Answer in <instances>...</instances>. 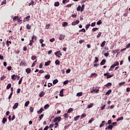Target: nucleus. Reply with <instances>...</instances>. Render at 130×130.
<instances>
[{"instance_id":"obj_1","label":"nucleus","mask_w":130,"mask_h":130,"mask_svg":"<svg viewBox=\"0 0 130 130\" xmlns=\"http://www.w3.org/2000/svg\"><path fill=\"white\" fill-rule=\"evenodd\" d=\"M110 73L107 72V73H105L104 74V76L105 77H107V79H110V78H112V77H113L114 76V74H111V75Z\"/></svg>"},{"instance_id":"obj_2","label":"nucleus","mask_w":130,"mask_h":130,"mask_svg":"<svg viewBox=\"0 0 130 130\" xmlns=\"http://www.w3.org/2000/svg\"><path fill=\"white\" fill-rule=\"evenodd\" d=\"M61 120V117H56L54 119V122H59Z\"/></svg>"},{"instance_id":"obj_3","label":"nucleus","mask_w":130,"mask_h":130,"mask_svg":"<svg viewBox=\"0 0 130 130\" xmlns=\"http://www.w3.org/2000/svg\"><path fill=\"white\" fill-rule=\"evenodd\" d=\"M112 128H113V125H109V126H107L106 127V128H105L106 130H107V129H112Z\"/></svg>"},{"instance_id":"obj_4","label":"nucleus","mask_w":130,"mask_h":130,"mask_svg":"<svg viewBox=\"0 0 130 130\" xmlns=\"http://www.w3.org/2000/svg\"><path fill=\"white\" fill-rule=\"evenodd\" d=\"M44 111V109L43 108H41L40 109L39 111H37V113L38 114H41L42 112H43Z\"/></svg>"},{"instance_id":"obj_5","label":"nucleus","mask_w":130,"mask_h":130,"mask_svg":"<svg viewBox=\"0 0 130 130\" xmlns=\"http://www.w3.org/2000/svg\"><path fill=\"white\" fill-rule=\"evenodd\" d=\"M63 91H64V89H62L60 91L59 96L60 97H63Z\"/></svg>"},{"instance_id":"obj_6","label":"nucleus","mask_w":130,"mask_h":130,"mask_svg":"<svg viewBox=\"0 0 130 130\" xmlns=\"http://www.w3.org/2000/svg\"><path fill=\"white\" fill-rule=\"evenodd\" d=\"M106 63V60L105 59H104L102 60V61L100 63L101 66H104Z\"/></svg>"},{"instance_id":"obj_7","label":"nucleus","mask_w":130,"mask_h":130,"mask_svg":"<svg viewBox=\"0 0 130 130\" xmlns=\"http://www.w3.org/2000/svg\"><path fill=\"white\" fill-rule=\"evenodd\" d=\"M66 37V35H60V37H59V39L60 40H62L64 39V38Z\"/></svg>"},{"instance_id":"obj_8","label":"nucleus","mask_w":130,"mask_h":130,"mask_svg":"<svg viewBox=\"0 0 130 130\" xmlns=\"http://www.w3.org/2000/svg\"><path fill=\"white\" fill-rule=\"evenodd\" d=\"M18 106H19V103H15L13 107V109H16Z\"/></svg>"},{"instance_id":"obj_9","label":"nucleus","mask_w":130,"mask_h":130,"mask_svg":"<svg viewBox=\"0 0 130 130\" xmlns=\"http://www.w3.org/2000/svg\"><path fill=\"white\" fill-rule=\"evenodd\" d=\"M7 121L8 119L6 117H4L2 120V123H3V124H5V123H6V122H7Z\"/></svg>"},{"instance_id":"obj_10","label":"nucleus","mask_w":130,"mask_h":130,"mask_svg":"<svg viewBox=\"0 0 130 130\" xmlns=\"http://www.w3.org/2000/svg\"><path fill=\"white\" fill-rule=\"evenodd\" d=\"M31 26L29 24H26V28L28 30H31Z\"/></svg>"},{"instance_id":"obj_11","label":"nucleus","mask_w":130,"mask_h":130,"mask_svg":"<svg viewBox=\"0 0 130 130\" xmlns=\"http://www.w3.org/2000/svg\"><path fill=\"white\" fill-rule=\"evenodd\" d=\"M45 95V92L44 91H41V92L39 94L40 97H43Z\"/></svg>"},{"instance_id":"obj_12","label":"nucleus","mask_w":130,"mask_h":130,"mask_svg":"<svg viewBox=\"0 0 130 130\" xmlns=\"http://www.w3.org/2000/svg\"><path fill=\"white\" fill-rule=\"evenodd\" d=\"M25 71L27 74H30V73H31V69L27 68L25 69Z\"/></svg>"},{"instance_id":"obj_13","label":"nucleus","mask_w":130,"mask_h":130,"mask_svg":"<svg viewBox=\"0 0 130 130\" xmlns=\"http://www.w3.org/2000/svg\"><path fill=\"white\" fill-rule=\"evenodd\" d=\"M19 20V16H16L13 18V21H18Z\"/></svg>"},{"instance_id":"obj_14","label":"nucleus","mask_w":130,"mask_h":130,"mask_svg":"<svg viewBox=\"0 0 130 130\" xmlns=\"http://www.w3.org/2000/svg\"><path fill=\"white\" fill-rule=\"evenodd\" d=\"M67 118H69V113H66L64 114V119H67Z\"/></svg>"},{"instance_id":"obj_15","label":"nucleus","mask_w":130,"mask_h":130,"mask_svg":"<svg viewBox=\"0 0 130 130\" xmlns=\"http://www.w3.org/2000/svg\"><path fill=\"white\" fill-rule=\"evenodd\" d=\"M50 62H51V61L50 60H49L47 62H46L45 63V66L46 67H47V66H49L50 64Z\"/></svg>"},{"instance_id":"obj_16","label":"nucleus","mask_w":130,"mask_h":130,"mask_svg":"<svg viewBox=\"0 0 130 130\" xmlns=\"http://www.w3.org/2000/svg\"><path fill=\"white\" fill-rule=\"evenodd\" d=\"M83 95V92H78L77 93L76 96H77V97H81V96Z\"/></svg>"},{"instance_id":"obj_17","label":"nucleus","mask_w":130,"mask_h":130,"mask_svg":"<svg viewBox=\"0 0 130 130\" xmlns=\"http://www.w3.org/2000/svg\"><path fill=\"white\" fill-rule=\"evenodd\" d=\"M31 40H35V41H36V40H37V37L35 35H33L31 37Z\"/></svg>"},{"instance_id":"obj_18","label":"nucleus","mask_w":130,"mask_h":130,"mask_svg":"<svg viewBox=\"0 0 130 130\" xmlns=\"http://www.w3.org/2000/svg\"><path fill=\"white\" fill-rule=\"evenodd\" d=\"M105 86V87H111V86H112V83L109 82L107 84H106Z\"/></svg>"},{"instance_id":"obj_19","label":"nucleus","mask_w":130,"mask_h":130,"mask_svg":"<svg viewBox=\"0 0 130 130\" xmlns=\"http://www.w3.org/2000/svg\"><path fill=\"white\" fill-rule=\"evenodd\" d=\"M45 79H47V80H49V79H50V75L47 74L45 76Z\"/></svg>"},{"instance_id":"obj_20","label":"nucleus","mask_w":130,"mask_h":130,"mask_svg":"<svg viewBox=\"0 0 130 130\" xmlns=\"http://www.w3.org/2000/svg\"><path fill=\"white\" fill-rule=\"evenodd\" d=\"M11 87H12V84L11 83H9L7 86V87H6V89L7 90H9V89H10V88H11Z\"/></svg>"},{"instance_id":"obj_21","label":"nucleus","mask_w":130,"mask_h":130,"mask_svg":"<svg viewBox=\"0 0 130 130\" xmlns=\"http://www.w3.org/2000/svg\"><path fill=\"white\" fill-rule=\"evenodd\" d=\"M111 92H112V91L111 90V89H109V90L106 93V95H110V94H111Z\"/></svg>"},{"instance_id":"obj_22","label":"nucleus","mask_w":130,"mask_h":130,"mask_svg":"<svg viewBox=\"0 0 130 130\" xmlns=\"http://www.w3.org/2000/svg\"><path fill=\"white\" fill-rule=\"evenodd\" d=\"M57 83H58V80L57 79H55L53 81V85H55L56 84H57Z\"/></svg>"},{"instance_id":"obj_23","label":"nucleus","mask_w":130,"mask_h":130,"mask_svg":"<svg viewBox=\"0 0 130 130\" xmlns=\"http://www.w3.org/2000/svg\"><path fill=\"white\" fill-rule=\"evenodd\" d=\"M68 22H63L62 23V26L63 27H66V26H68Z\"/></svg>"},{"instance_id":"obj_24","label":"nucleus","mask_w":130,"mask_h":130,"mask_svg":"<svg viewBox=\"0 0 130 130\" xmlns=\"http://www.w3.org/2000/svg\"><path fill=\"white\" fill-rule=\"evenodd\" d=\"M105 43H106V42L104 41L102 42V43L101 44V47H104L105 46Z\"/></svg>"},{"instance_id":"obj_25","label":"nucleus","mask_w":130,"mask_h":130,"mask_svg":"<svg viewBox=\"0 0 130 130\" xmlns=\"http://www.w3.org/2000/svg\"><path fill=\"white\" fill-rule=\"evenodd\" d=\"M11 79L12 80H13V81H15L16 80V75L13 74L12 76H11Z\"/></svg>"},{"instance_id":"obj_26","label":"nucleus","mask_w":130,"mask_h":130,"mask_svg":"<svg viewBox=\"0 0 130 130\" xmlns=\"http://www.w3.org/2000/svg\"><path fill=\"white\" fill-rule=\"evenodd\" d=\"M29 104H30V102L29 101H27L25 103L24 106L25 107H27V106H28V105H29Z\"/></svg>"},{"instance_id":"obj_27","label":"nucleus","mask_w":130,"mask_h":130,"mask_svg":"<svg viewBox=\"0 0 130 130\" xmlns=\"http://www.w3.org/2000/svg\"><path fill=\"white\" fill-rule=\"evenodd\" d=\"M34 6V1L33 0H31L30 2L28 4V6Z\"/></svg>"},{"instance_id":"obj_28","label":"nucleus","mask_w":130,"mask_h":130,"mask_svg":"<svg viewBox=\"0 0 130 130\" xmlns=\"http://www.w3.org/2000/svg\"><path fill=\"white\" fill-rule=\"evenodd\" d=\"M55 64H57V66H59V64H60V62L59 61V60H56L55 61Z\"/></svg>"},{"instance_id":"obj_29","label":"nucleus","mask_w":130,"mask_h":130,"mask_svg":"<svg viewBox=\"0 0 130 130\" xmlns=\"http://www.w3.org/2000/svg\"><path fill=\"white\" fill-rule=\"evenodd\" d=\"M99 61V59L98 58V57H95V60L94 61V63H96L98 62Z\"/></svg>"},{"instance_id":"obj_30","label":"nucleus","mask_w":130,"mask_h":130,"mask_svg":"<svg viewBox=\"0 0 130 130\" xmlns=\"http://www.w3.org/2000/svg\"><path fill=\"white\" fill-rule=\"evenodd\" d=\"M54 7H59V2H55L54 4Z\"/></svg>"},{"instance_id":"obj_31","label":"nucleus","mask_w":130,"mask_h":130,"mask_svg":"<svg viewBox=\"0 0 130 130\" xmlns=\"http://www.w3.org/2000/svg\"><path fill=\"white\" fill-rule=\"evenodd\" d=\"M23 81V77H22L20 79V80H19V82H18V85H21V84H22V81Z\"/></svg>"},{"instance_id":"obj_32","label":"nucleus","mask_w":130,"mask_h":130,"mask_svg":"<svg viewBox=\"0 0 130 130\" xmlns=\"http://www.w3.org/2000/svg\"><path fill=\"white\" fill-rule=\"evenodd\" d=\"M104 123H105V121H103L102 122V123L100 125V127H102L103 126H104Z\"/></svg>"},{"instance_id":"obj_33","label":"nucleus","mask_w":130,"mask_h":130,"mask_svg":"<svg viewBox=\"0 0 130 130\" xmlns=\"http://www.w3.org/2000/svg\"><path fill=\"white\" fill-rule=\"evenodd\" d=\"M29 111H30V112H33V111H34V107H30Z\"/></svg>"},{"instance_id":"obj_34","label":"nucleus","mask_w":130,"mask_h":130,"mask_svg":"<svg viewBox=\"0 0 130 130\" xmlns=\"http://www.w3.org/2000/svg\"><path fill=\"white\" fill-rule=\"evenodd\" d=\"M33 43H34V40H31L29 42V45H30V46H31V45H32V44H33Z\"/></svg>"},{"instance_id":"obj_35","label":"nucleus","mask_w":130,"mask_h":130,"mask_svg":"<svg viewBox=\"0 0 130 130\" xmlns=\"http://www.w3.org/2000/svg\"><path fill=\"white\" fill-rule=\"evenodd\" d=\"M79 118H80V116H77L75 117L74 120L75 121H77V120H78L79 119Z\"/></svg>"},{"instance_id":"obj_36","label":"nucleus","mask_w":130,"mask_h":130,"mask_svg":"<svg viewBox=\"0 0 130 130\" xmlns=\"http://www.w3.org/2000/svg\"><path fill=\"white\" fill-rule=\"evenodd\" d=\"M123 120V117H120L116 120V121H119L120 120Z\"/></svg>"},{"instance_id":"obj_37","label":"nucleus","mask_w":130,"mask_h":130,"mask_svg":"<svg viewBox=\"0 0 130 130\" xmlns=\"http://www.w3.org/2000/svg\"><path fill=\"white\" fill-rule=\"evenodd\" d=\"M122 85H125V82H120L118 84L119 86H122Z\"/></svg>"},{"instance_id":"obj_38","label":"nucleus","mask_w":130,"mask_h":130,"mask_svg":"<svg viewBox=\"0 0 130 130\" xmlns=\"http://www.w3.org/2000/svg\"><path fill=\"white\" fill-rule=\"evenodd\" d=\"M73 110L74 109L70 108L68 111V113H71V111H73Z\"/></svg>"},{"instance_id":"obj_39","label":"nucleus","mask_w":130,"mask_h":130,"mask_svg":"<svg viewBox=\"0 0 130 130\" xmlns=\"http://www.w3.org/2000/svg\"><path fill=\"white\" fill-rule=\"evenodd\" d=\"M30 18H31V16H30V15L25 17V20H26V22H28V21H29V19H30Z\"/></svg>"},{"instance_id":"obj_40","label":"nucleus","mask_w":130,"mask_h":130,"mask_svg":"<svg viewBox=\"0 0 130 130\" xmlns=\"http://www.w3.org/2000/svg\"><path fill=\"white\" fill-rule=\"evenodd\" d=\"M93 103L90 104V105L87 106V108H92V107H93Z\"/></svg>"},{"instance_id":"obj_41","label":"nucleus","mask_w":130,"mask_h":130,"mask_svg":"<svg viewBox=\"0 0 130 130\" xmlns=\"http://www.w3.org/2000/svg\"><path fill=\"white\" fill-rule=\"evenodd\" d=\"M20 66H26V62H21L20 63Z\"/></svg>"},{"instance_id":"obj_42","label":"nucleus","mask_w":130,"mask_h":130,"mask_svg":"<svg viewBox=\"0 0 130 130\" xmlns=\"http://www.w3.org/2000/svg\"><path fill=\"white\" fill-rule=\"evenodd\" d=\"M43 116H44V114H41L40 116H39V118H40V120H41V119H42V118H43Z\"/></svg>"},{"instance_id":"obj_43","label":"nucleus","mask_w":130,"mask_h":130,"mask_svg":"<svg viewBox=\"0 0 130 130\" xmlns=\"http://www.w3.org/2000/svg\"><path fill=\"white\" fill-rule=\"evenodd\" d=\"M6 3H7V0H3L1 4V5L3 6V5H6Z\"/></svg>"},{"instance_id":"obj_44","label":"nucleus","mask_w":130,"mask_h":130,"mask_svg":"<svg viewBox=\"0 0 130 130\" xmlns=\"http://www.w3.org/2000/svg\"><path fill=\"white\" fill-rule=\"evenodd\" d=\"M13 92H11L8 97V99L10 100V99H11V98H12V96L13 95Z\"/></svg>"},{"instance_id":"obj_45","label":"nucleus","mask_w":130,"mask_h":130,"mask_svg":"<svg viewBox=\"0 0 130 130\" xmlns=\"http://www.w3.org/2000/svg\"><path fill=\"white\" fill-rule=\"evenodd\" d=\"M48 107H49V105L48 104H46L44 106V109H48Z\"/></svg>"},{"instance_id":"obj_46","label":"nucleus","mask_w":130,"mask_h":130,"mask_svg":"<svg viewBox=\"0 0 130 130\" xmlns=\"http://www.w3.org/2000/svg\"><path fill=\"white\" fill-rule=\"evenodd\" d=\"M101 24H102V21H101V20H100L96 23V25H101Z\"/></svg>"},{"instance_id":"obj_47","label":"nucleus","mask_w":130,"mask_h":130,"mask_svg":"<svg viewBox=\"0 0 130 130\" xmlns=\"http://www.w3.org/2000/svg\"><path fill=\"white\" fill-rule=\"evenodd\" d=\"M84 9H85V5H83L81 7V12H83L84 11Z\"/></svg>"},{"instance_id":"obj_48","label":"nucleus","mask_w":130,"mask_h":130,"mask_svg":"<svg viewBox=\"0 0 130 130\" xmlns=\"http://www.w3.org/2000/svg\"><path fill=\"white\" fill-rule=\"evenodd\" d=\"M94 121V118H92L88 121V123H92V122Z\"/></svg>"},{"instance_id":"obj_49","label":"nucleus","mask_w":130,"mask_h":130,"mask_svg":"<svg viewBox=\"0 0 130 130\" xmlns=\"http://www.w3.org/2000/svg\"><path fill=\"white\" fill-rule=\"evenodd\" d=\"M113 126H116L117 125V122H114L112 123Z\"/></svg>"},{"instance_id":"obj_50","label":"nucleus","mask_w":130,"mask_h":130,"mask_svg":"<svg viewBox=\"0 0 130 130\" xmlns=\"http://www.w3.org/2000/svg\"><path fill=\"white\" fill-rule=\"evenodd\" d=\"M106 107V105H104L102 107H101V110H104L105 109V107Z\"/></svg>"},{"instance_id":"obj_51","label":"nucleus","mask_w":130,"mask_h":130,"mask_svg":"<svg viewBox=\"0 0 130 130\" xmlns=\"http://www.w3.org/2000/svg\"><path fill=\"white\" fill-rule=\"evenodd\" d=\"M77 11L78 12H80V11H81V6H79L77 8Z\"/></svg>"},{"instance_id":"obj_52","label":"nucleus","mask_w":130,"mask_h":130,"mask_svg":"<svg viewBox=\"0 0 130 130\" xmlns=\"http://www.w3.org/2000/svg\"><path fill=\"white\" fill-rule=\"evenodd\" d=\"M101 34H102V32H99V34L96 36L97 38H99V37L101 36Z\"/></svg>"},{"instance_id":"obj_53","label":"nucleus","mask_w":130,"mask_h":130,"mask_svg":"<svg viewBox=\"0 0 130 130\" xmlns=\"http://www.w3.org/2000/svg\"><path fill=\"white\" fill-rule=\"evenodd\" d=\"M79 32H83L85 33V32H86V29H85V28H82L79 30Z\"/></svg>"},{"instance_id":"obj_54","label":"nucleus","mask_w":130,"mask_h":130,"mask_svg":"<svg viewBox=\"0 0 130 130\" xmlns=\"http://www.w3.org/2000/svg\"><path fill=\"white\" fill-rule=\"evenodd\" d=\"M55 126H54L55 128H57V127L59 125H58V122H56L55 123Z\"/></svg>"},{"instance_id":"obj_55","label":"nucleus","mask_w":130,"mask_h":130,"mask_svg":"<svg viewBox=\"0 0 130 130\" xmlns=\"http://www.w3.org/2000/svg\"><path fill=\"white\" fill-rule=\"evenodd\" d=\"M69 2H70V0H63L62 4H66V3H69Z\"/></svg>"},{"instance_id":"obj_56","label":"nucleus","mask_w":130,"mask_h":130,"mask_svg":"<svg viewBox=\"0 0 130 130\" xmlns=\"http://www.w3.org/2000/svg\"><path fill=\"white\" fill-rule=\"evenodd\" d=\"M6 76H3L2 77H1V81H4L5 80V79H6Z\"/></svg>"},{"instance_id":"obj_57","label":"nucleus","mask_w":130,"mask_h":130,"mask_svg":"<svg viewBox=\"0 0 130 130\" xmlns=\"http://www.w3.org/2000/svg\"><path fill=\"white\" fill-rule=\"evenodd\" d=\"M36 58H37V57H36V56L33 55V56H31V59H32V60H35V59H36Z\"/></svg>"},{"instance_id":"obj_58","label":"nucleus","mask_w":130,"mask_h":130,"mask_svg":"<svg viewBox=\"0 0 130 130\" xmlns=\"http://www.w3.org/2000/svg\"><path fill=\"white\" fill-rule=\"evenodd\" d=\"M91 25L90 24H87L86 26H85V28L86 29V30H88V29H89V27H90Z\"/></svg>"},{"instance_id":"obj_59","label":"nucleus","mask_w":130,"mask_h":130,"mask_svg":"<svg viewBox=\"0 0 130 130\" xmlns=\"http://www.w3.org/2000/svg\"><path fill=\"white\" fill-rule=\"evenodd\" d=\"M96 25V22H93L91 24V27H95V25Z\"/></svg>"},{"instance_id":"obj_60","label":"nucleus","mask_w":130,"mask_h":130,"mask_svg":"<svg viewBox=\"0 0 130 130\" xmlns=\"http://www.w3.org/2000/svg\"><path fill=\"white\" fill-rule=\"evenodd\" d=\"M111 122H112V120H109L108 121L107 124H111Z\"/></svg>"},{"instance_id":"obj_61","label":"nucleus","mask_w":130,"mask_h":130,"mask_svg":"<svg viewBox=\"0 0 130 130\" xmlns=\"http://www.w3.org/2000/svg\"><path fill=\"white\" fill-rule=\"evenodd\" d=\"M69 83V80H66L63 82V85H67Z\"/></svg>"},{"instance_id":"obj_62","label":"nucleus","mask_w":130,"mask_h":130,"mask_svg":"<svg viewBox=\"0 0 130 130\" xmlns=\"http://www.w3.org/2000/svg\"><path fill=\"white\" fill-rule=\"evenodd\" d=\"M97 30H98V28L95 27V28H92V31H97Z\"/></svg>"},{"instance_id":"obj_63","label":"nucleus","mask_w":130,"mask_h":130,"mask_svg":"<svg viewBox=\"0 0 130 130\" xmlns=\"http://www.w3.org/2000/svg\"><path fill=\"white\" fill-rule=\"evenodd\" d=\"M7 70L8 71H11L12 70V66H9L8 67H7Z\"/></svg>"},{"instance_id":"obj_64","label":"nucleus","mask_w":130,"mask_h":130,"mask_svg":"<svg viewBox=\"0 0 130 130\" xmlns=\"http://www.w3.org/2000/svg\"><path fill=\"white\" fill-rule=\"evenodd\" d=\"M48 128H49V127L48 126H46L43 130H47Z\"/></svg>"}]
</instances>
